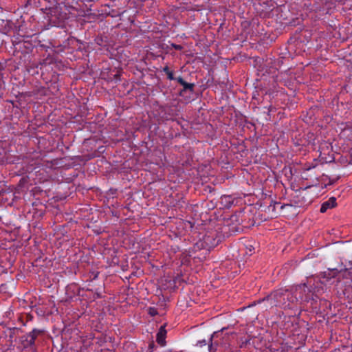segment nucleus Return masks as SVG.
I'll list each match as a JSON object with an SVG mask.
<instances>
[{"mask_svg":"<svg viewBox=\"0 0 352 352\" xmlns=\"http://www.w3.org/2000/svg\"><path fill=\"white\" fill-rule=\"evenodd\" d=\"M290 296H291V293L287 290H285L283 292H276L274 294H273L272 295V296H273L276 299V302L278 304L285 305V306L289 305V304L286 305V303L285 302V298H287L288 300H291L292 302H294L295 300H298L297 296H295V297L292 296L291 298H289Z\"/></svg>","mask_w":352,"mask_h":352,"instance_id":"f257e3e1","label":"nucleus"},{"mask_svg":"<svg viewBox=\"0 0 352 352\" xmlns=\"http://www.w3.org/2000/svg\"><path fill=\"white\" fill-rule=\"evenodd\" d=\"M41 333V331L34 329L31 332L25 336L24 342V346H32L34 344L35 340L37 336Z\"/></svg>","mask_w":352,"mask_h":352,"instance_id":"f03ea898","label":"nucleus"},{"mask_svg":"<svg viewBox=\"0 0 352 352\" xmlns=\"http://www.w3.org/2000/svg\"><path fill=\"white\" fill-rule=\"evenodd\" d=\"M219 346V341L218 339V334L217 333H214L208 344V352H217L218 347Z\"/></svg>","mask_w":352,"mask_h":352,"instance_id":"7ed1b4c3","label":"nucleus"},{"mask_svg":"<svg viewBox=\"0 0 352 352\" xmlns=\"http://www.w3.org/2000/svg\"><path fill=\"white\" fill-rule=\"evenodd\" d=\"M336 205V199L335 197H331L327 201H324L320 208V212L322 213L325 212L328 209L333 208Z\"/></svg>","mask_w":352,"mask_h":352,"instance_id":"20e7f679","label":"nucleus"},{"mask_svg":"<svg viewBox=\"0 0 352 352\" xmlns=\"http://www.w3.org/2000/svg\"><path fill=\"white\" fill-rule=\"evenodd\" d=\"M338 272L336 269H329L328 271L324 272L322 274V280H321L322 283H325L326 281H328L331 280V278L336 277L338 274Z\"/></svg>","mask_w":352,"mask_h":352,"instance_id":"39448f33","label":"nucleus"},{"mask_svg":"<svg viewBox=\"0 0 352 352\" xmlns=\"http://www.w3.org/2000/svg\"><path fill=\"white\" fill-rule=\"evenodd\" d=\"M166 335V331L165 329V327L162 326L159 331L157 333V342L162 346L165 344V338Z\"/></svg>","mask_w":352,"mask_h":352,"instance_id":"423d86ee","label":"nucleus"},{"mask_svg":"<svg viewBox=\"0 0 352 352\" xmlns=\"http://www.w3.org/2000/svg\"><path fill=\"white\" fill-rule=\"evenodd\" d=\"M306 287V285L304 284V285H298L296 288V296H297V293L299 292V296L298 298H300V299H303V296L300 294V292L302 290H304Z\"/></svg>","mask_w":352,"mask_h":352,"instance_id":"0eeeda50","label":"nucleus"},{"mask_svg":"<svg viewBox=\"0 0 352 352\" xmlns=\"http://www.w3.org/2000/svg\"><path fill=\"white\" fill-rule=\"evenodd\" d=\"M177 81L181 85H182L184 87V88H186V89H187V88H192V86H193L192 84H188V83L185 82L184 81V80L182 78H180V77L177 78Z\"/></svg>","mask_w":352,"mask_h":352,"instance_id":"6e6552de","label":"nucleus"},{"mask_svg":"<svg viewBox=\"0 0 352 352\" xmlns=\"http://www.w3.org/2000/svg\"><path fill=\"white\" fill-rule=\"evenodd\" d=\"M164 71L167 74L168 79L173 80L174 78L173 72L170 71L168 67H164Z\"/></svg>","mask_w":352,"mask_h":352,"instance_id":"1a4fd4ad","label":"nucleus"},{"mask_svg":"<svg viewBox=\"0 0 352 352\" xmlns=\"http://www.w3.org/2000/svg\"><path fill=\"white\" fill-rule=\"evenodd\" d=\"M208 344V342H206V340H199L197 342V343L196 344V346L202 348L203 346H206Z\"/></svg>","mask_w":352,"mask_h":352,"instance_id":"9d476101","label":"nucleus"},{"mask_svg":"<svg viewBox=\"0 0 352 352\" xmlns=\"http://www.w3.org/2000/svg\"><path fill=\"white\" fill-rule=\"evenodd\" d=\"M148 313L153 316L157 314V311L154 307H150L148 309Z\"/></svg>","mask_w":352,"mask_h":352,"instance_id":"9b49d317","label":"nucleus"},{"mask_svg":"<svg viewBox=\"0 0 352 352\" xmlns=\"http://www.w3.org/2000/svg\"><path fill=\"white\" fill-rule=\"evenodd\" d=\"M174 47L176 50H181L182 48L181 45H175Z\"/></svg>","mask_w":352,"mask_h":352,"instance_id":"f8f14e48","label":"nucleus"},{"mask_svg":"<svg viewBox=\"0 0 352 352\" xmlns=\"http://www.w3.org/2000/svg\"><path fill=\"white\" fill-rule=\"evenodd\" d=\"M344 272L346 273V272H347V271H346V270H345V272ZM348 273H349V274H351L352 272H348Z\"/></svg>","mask_w":352,"mask_h":352,"instance_id":"ddd939ff","label":"nucleus"}]
</instances>
